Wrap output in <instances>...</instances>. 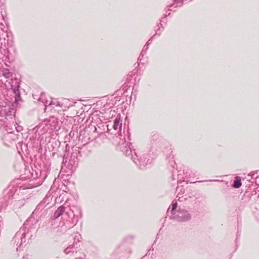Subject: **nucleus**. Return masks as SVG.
Segmentation results:
<instances>
[{
	"mask_svg": "<svg viewBox=\"0 0 259 259\" xmlns=\"http://www.w3.org/2000/svg\"><path fill=\"white\" fill-rule=\"evenodd\" d=\"M14 109H11L9 105H3L0 108V126H3L7 133L4 135L3 140L5 145L9 144L16 140L17 136L13 133V126L11 122L13 121Z\"/></svg>",
	"mask_w": 259,
	"mask_h": 259,
	"instance_id": "1",
	"label": "nucleus"
},
{
	"mask_svg": "<svg viewBox=\"0 0 259 259\" xmlns=\"http://www.w3.org/2000/svg\"><path fill=\"white\" fill-rule=\"evenodd\" d=\"M29 230L24 226L21 227L20 230L16 233L15 235L12 240V243L15 245L17 251L21 250V248L25 245L26 238L29 237Z\"/></svg>",
	"mask_w": 259,
	"mask_h": 259,
	"instance_id": "2",
	"label": "nucleus"
},
{
	"mask_svg": "<svg viewBox=\"0 0 259 259\" xmlns=\"http://www.w3.org/2000/svg\"><path fill=\"white\" fill-rule=\"evenodd\" d=\"M29 188L28 186H20L19 190L16 189L14 193L13 191L11 190L9 197H10V196H12V200L10 205L13 209L20 208L24 206L26 202V199L24 196L19 195L18 192L21 189L24 190Z\"/></svg>",
	"mask_w": 259,
	"mask_h": 259,
	"instance_id": "3",
	"label": "nucleus"
},
{
	"mask_svg": "<svg viewBox=\"0 0 259 259\" xmlns=\"http://www.w3.org/2000/svg\"><path fill=\"white\" fill-rule=\"evenodd\" d=\"M76 213H74V210L69 208V210L66 211L65 215L67 217L66 219L64 225L66 228L70 229L75 226L78 222L79 215L81 217L82 216V211L80 208H76Z\"/></svg>",
	"mask_w": 259,
	"mask_h": 259,
	"instance_id": "4",
	"label": "nucleus"
},
{
	"mask_svg": "<svg viewBox=\"0 0 259 259\" xmlns=\"http://www.w3.org/2000/svg\"><path fill=\"white\" fill-rule=\"evenodd\" d=\"M9 83L11 84V89L15 94V102L10 106L11 107H17L19 102L21 101L19 91L20 82L19 79L14 78H12Z\"/></svg>",
	"mask_w": 259,
	"mask_h": 259,
	"instance_id": "5",
	"label": "nucleus"
},
{
	"mask_svg": "<svg viewBox=\"0 0 259 259\" xmlns=\"http://www.w3.org/2000/svg\"><path fill=\"white\" fill-rule=\"evenodd\" d=\"M169 219L180 222H185L191 219V215L187 210L184 208H179L174 213L173 215L169 216Z\"/></svg>",
	"mask_w": 259,
	"mask_h": 259,
	"instance_id": "6",
	"label": "nucleus"
},
{
	"mask_svg": "<svg viewBox=\"0 0 259 259\" xmlns=\"http://www.w3.org/2000/svg\"><path fill=\"white\" fill-rule=\"evenodd\" d=\"M107 130L109 132L112 131L111 134L114 135L120 136L122 130V119L120 115L116 116L112 123L107 125Z\"/></svg>",
	"mask_w": 259,
	"mask_h": 259,
	"instance_id": "7",
	"label": "nucleus"
},
{
	"mask_svg": "<svg viewBox=\"0 0 259 259\" xmlns=\"http://www.w3.org/2000/svg\"><path fill=\"white\" fill-rule=\"evenodd\" d=\"M153 160V158L151 156L143 154L139 158H137L134 162L140 169H144L152 163Z\"/></svg>",
	"mask_w": 259,
	"mask_h": 259,
	"instance_id": "8",
	"label": "nucleus"
},
{
	"mask_svg": "<svg viewBox=\"0 0 259 259\" xmlns=\"http://www.w3.org/2000/svg\"><path fill=\"white\" fill-rule=\"evenodd\" d=\"M131 143L128 142H124L121 145L120 148L122 152L128 157H130L131 159L135 161L138 157V155L135 151H133L131 149Z\"/></svg>",
	"mask_w": 259,
	"mask_h": 259,
	"instance_id": "9",
	"label": "nucleus"
},
{
	"mask_svg": "<svg viewBox=\"0 0 259 259\" xmlns=\"http://www.w3.org/2000/svg\"><path fill=\"white\" fill-rule=\"evenodd\" d=\"M44 97V95L43 94H41L40 97L39 98L38 101L42 102L44 103L46 107L48 106H55L56 107H59L62 108H64L65 110L66 108H68V106H66L64 105V103L58 101L56 99H51V101L48 103V102L45 101L44 102L43 100V97Z\"/></svg>",
	"mask_w": 259,
	"mask_h": 259,
	"instance_id": "10",
	"label": "nucleus"
},
{
	"mask_svg": "<svg viewBox=\"0 0 259 259\" xmlns=\"http://www.w3.org/2000/svg\"><path fill=\"white\" fill-rule=\"evenodd\" d=\"M184 0H173L172 3L168 5L167 10L166 12V14H165V17L169 15L170 14V11L175 12L176 11V8L178 7H180L182 6Z\"/></svg>",
	"mask_w": 259,
	"mask_h": 259,
	"instance_id": "11",
	"label": "nucleus"
},
{
	"mask_svg": "<svg viewBox=\"0 0 259 259\" xmlns=\"http://www.w3.org/2000/svg\"><path fill=\"white\" fill-rule=\"evenodd\" d=\"M80 250L81 249L79 248L77 246V242L74 241L72 244L69 245L64 249V252L66 254L71 253L74 254V253H77V252H80Z\"/></svg>",
	"mask_w": 259,
	"mask_h": 259,
	"instance_id": "12",
	"label": "nucleus"
},
{
	"mask_svg": "<svg viewBox=\"0 0 259 259\" xmlns=\"http://www.w3.org/2000/svg\"><path fill=\"white\" fill-rule=\"evenodd\" d=\"M45 203V199H44L42 201L37 205L35 209L34 210L33 214L37 215H41L42 214L45 215L46 214V209H45L46 207Z\"/></svg>",
	"mask_w": 259,
	"mask_h": 259,
	"instance_id": "13",
	"label": "nucleus"
},
{
	"mask_svg": "<svg viewBox=\"0 0 259 259\" xmlns=\"http://www.w3.org/2000/svg\"><path fill=\"white\" fill-rule=\"evenodd\" d=\"M48 127L45 123H41L34 128L35 134H37L38 136L44 135L48 132Z\"/></svg>",
	"mask_w": 259,
	"mask_h": 259,
	"instance_id": "14",
	"label": "nucleus"
},
{
	"mask_svg": "<svg viewBox=\"0 0 259 259\" xmlns=\"http://www.w3.org/2000/svg\"><path fill=\"white\" fill-rule=\"evenodd\" d=\"M65 205H66V203L64 205L59 207L58 209L55 211L54 215L52 217L54 220L58 219L65 211L66 207Z\"/></svg>",
	"mask_w": 259,
	"mask_h": 259,
	"instance_id": "15",
	"label": "nucleus"
},
{
	"mask_svg": "<svg viewBox=\"0 0 259 259\" xmlns=\"http://www.w3.org/2000/svg\"><path fill=\"white\" fill-rule=\"evenodd\" d=\"M176 191L178 192L177 198H178V200L180 201H184L186 200L188 197H186V195L184 196H180V195H183L185 192V190L182 187H178L176 189Z\"/></svg>",
	"mask_w": 259,
	"mask_h": 259,
	"instance_id": "16",
	"label": "nucleus"
},
{
	"mask_svg": "<svg viewBox=\"0 0 259 259\" xmlns=\"http://www.w3.org/2000/svg\"><path fill=\"white\" fill-rule=\"evenodd\" d=\"M69 165H71V169H73V168H75L77 167L78 165V161L76 158H75V156L72 157L71 156V158L70 159L69 162H68Z\"/></svg>",
	"mask_w": 259,
	"mask_h": 259,
	"instance_id": "17",
	"label": "nucleus"
},
{
	"mask_svg": "<svg viewBox=\"0 0 259 259\" xmlns=\"http://www.w3.org/2000/svg\"><path fill=\"white\" fill-rule=\"evenodd\" d=\"M241 185H242V183H241L240 177H239L238 176H236L235 178V180L234 181L232 186L234 188H239L241 186Z\"/></svg>",
	"mask_w": 259,
	"mask_h": 259,
	"instance_id": "18",
	"label": "nucleus"
},
{
	"mask_svg": "<svg viewBox=\"0 0 259 259\" xmlns=\"http://www.w3.org/2000/svg\"><path fill=\"white\" fill-rule=\"evenodd\" d=\"M2 75L6 78H10L12 76V73L8 69L3 68L2 70Z\"/></svg>",
	"mask_w": 259,
	"mask_h": 259,
	"instance_id": "19",
	"label": "nucleus"
},
{
	"mask_svg": "<svg viewBox=\"0 0 259 259\" xmlns=\"http://www.w3.org/2000/svg\"><path fill=\"white\" fill-rule=\"evenodd\" d=\"M8 105L10 106V107H11V109H13V108L14 109V113H13V115H14V117L13 121H14V120H15V114H15V108L16 107H11V106H10V105ZM11 124H13V125H15V126H13V128H14V127H15V129H16V131H17L18 133H19V132H21V131L23 130V127H22V126H20V125H17V126H16V125H15V124H14V121H13V122H12V121H11Z\"/></svg>",
	"mask_w": 259,
	"mask_h": 259,
	"instance_id": "20",
	"label": "nucleus"
},
{
	"mask_svg": "<svg viewBox=\"0 0 259 259\" xmlns=\"http://www.w3.org/2000/svg\"><path fill=\"white\" fill-rule=\"evenodd\" d=\"M163 27L161 23L158 24L156 26V33L153 35L151 39L153 38L156 35L160 36L161 31L163 30Z\"/></svg>",
	"mask_w": 259,
	"mask_h": 259,
	"instance_id": "21",
	"label": "nucleus"
},
{
	"mask_svg": "<svg viewBox=\"0 0 259 259\" xmlns=\"http://www.w3.org/2000/svg\"><path fill=\"white\" fill-rule=\"evenodd\" d=\"M177 207V202H175L172 204V207H171V215H174V213L175 212H176L177 210H176V209Z\"/></svg>",
	"mask_w": 259,
	"mask_h": 259,
	"instance_id": "22",
	"label": "nucleus"
},
{
	"mask_svg": "<svg viewBox=\"0 0 259 259\" xmlns=\"http://www.w3.org/2000/svg\"><path fill=\"white\" fill-rule=\"evenodd\" d=\"M181 174H178V182H181L182 181H185V180H182V179H183V178L181 177Z\"/></svg>",
	"mask_w": 259,
	"mask_h": 259,
	"instance_id": "23",
	"label": "nucleus"
},
{
	"mask_svg": "<svg viewBox=\"0 0 259 259\" xmlns=\"http://www.w3.org/2000/svg\"><path fill=\"white\" fill-rule=\"evenodd\" d=\"M148 46H145L144 47V48H143V50H142V52H141V53L140 54V56H143L144 55L143 52H146L148 50Z\"/></svg>",
	"mask_w": 259,
	"mask_h": 259,
	"instance_id": "24",
	"label": "nucleus"
},
{
	"mask_svg": "<svg viewBox=\"0 0 259 259\" xmlns=\"http://www.w3.org/2000/svg\"><path fill=\"white\" fill-rule=\"evenodd\" d=\"M52 121L54 123H56L57 122V119L55 118H52V119L50 120V121Z\"/></svg>",
	"mask_w": 259,
	"mask_h": 259,
	"instance_id": "25",
	"label": "nucleus"
},
{
	"mask_svg": "<svg viewBox=\"0 0 259 259\" xmlns=\"http://www.w3.org/2000/svg\"><path fill=\"white\" fill-rule=\"evenodd\" d=\"M4 0H0V7L4 4Z\"/></svg>",
	"mask_w": 259,
	"mask_h": 259,
	"instance_id": "26",
	"label": "nucleus"
},
{
	"mask_svg": "<svg viewBox=\"0 0 259 259\" xmlns=\"http://www.w3.org/2000/svg\"><path fill=\"white\" fill-rule=\"evenodd\" d=\"M151 39H149L146 43V45L147 46H148V45L150 44V41Z\"/></svg>",
	"mask_w": 259,
	"mask_h": 259,
	"instance_id": "27",
	"label": "nucleus"
},
{
	"mask_svg": "<svg viewBox=\"0 0 259 259\" xmlns=\"http://www.w3.org/2000/svg\"><path fill=\"white\" fill-rule=\"evenodd\" d=\"M244 198H245L246 197H247L248 198H249V195H246V193H245L244 195V196H243Z\"/></svg>",
	"mask_w": 259,
	"mask_h": 259,
	"instance_id": "28",
	"label": "nucleus"
},
{
	"mask_svg": "<svg viewBox=\"0 0 259 259\" xmlns=\"http://www.w3.org/2000/svg\"><path fill=\"white\" fill-rule=\"evenodd\" d=\"M29 234H30V237H27L26 238V240L28 239V240H29V238H30L31 237H32V235L29 233Z\"/></svg>",
	"mask_w": 259,
	"mask_h": 259,
	"instance_id": "29",
	"label": "nucleus"
},
{
	"mask_svg": "<svg viewBox=\"0 0 259 259\" xmlns=\"http://www.w3.org/2000/svg\"><path fill=\"white\" fill-rule=\"evenodd\" d=\"M218 180H207L206 181V182H212V181H217Z\"/></svg>",
	"mask_w": 259,
	"mask_h": 259,
	"instance_id": "30",
	"label": "nucleus"
},
{
	"mask_svg": "<svg viewBox=\"0 0 259 259\" xmlns=\"http://www.w3.org/2000/svg\"><path fill=\"white\" fill-rule=\"evenodd\" d=\"M23 259H28V255H26V256H23Z\"/></svg>",
	"mask_w": 259,
	"mask_h": 259,
	"instance_id": "31",
	"label": "nucleus"
},
{
	"mask_svg": "<svg viewBox=\"0 0 259 259\" xmlns=\"http://www.w3.org/2000/svg\"><path fill=\"white\" fill-rule=\"evenodd\" d=\"M75 259H83L81 257H76Z\"/></svg>",
	"mask_w": 259,
	"mask_h": 259,
	"instance_id": "32",
	"label": "nucleus"
},
{
	"mask_svg": "<svg viewBox=\"0 0 259 259\" xmlns=\"http://www.w3.org/2000/svg\"><path fill=\"white\" fill-rule=\"evenodd\" d=\"M52 129L54 128V129H56V127L55 126V125L53 126V127H51Z\"/></svg>",
	"mask_w": 259,
	"mask_h": 259,
	"instance_id": "33",
	"label": "nucleus"
},
{
	"mask_svg": "<svg viewBox=\"0 0 259 259\" xmlns=\"http://www.w3.org/2000/svg\"><path fill=\"white\" fill-rule=\"evenodd\" d=\"M172 180H175L174 175H172Z\"/></svg>",
	"mask_w": 259,
	"mask_h": 259,
	"instance_id": "34",
	"label": "nucleus"
},
{
	"mask_svg": "<svg viewBox=\"0 0 259 259\" xmlns=\"http://www.w3.org/2000/svg\"><path fill=\"white\" fill-rule=\"evenodd\" d=\"M180 196H184L183 195H180Z\"/></svg>",
	"mask_w": 259,
	"mask_h": 259,
	"instance_id": "35",
	"label": "nucleus"
}]
</instances>
